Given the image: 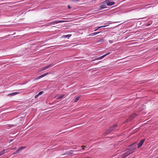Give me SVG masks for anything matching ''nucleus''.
Returning a JSON list of instances; mask_svg holds the SVG:
<instances>
[{"instance_id": "nucleus-1", "label": "nucleus", "mask_w": 158, "mask_h": 158, "mask_svg": "<svg viewBox=\"0 0 158 158\" xmlns=\"http://www.w3.org/2000/svg\"><path fill=\"white\" fill-rule=\"evenodd\" d=\"M136 147V143H133L131 145H130L127 150L130 151V152L132 153H133Z\"/></svg>"}, {"instance_id": "nucleus-2", "label": "nucleus", "mask_w": 158, "mask_h": 158, "mask_svg": "<svg viewBox=\"0 0 158 158\" xmlns=\"http://www.w3.org/2000/svg\"><path fill=\"white\" fill-rule=\"evenodd\" d=\"M125 151L126 152L125 153H123L121 155V158H125L127 157L128 156L131 154L130 151L127 149Z\"/></svg>"}, {"instance_id": "nucleus-27", "label": "nucleus", "mask_w": 158, "mask_h": 158, "mask_svg": "<svg viewBox=\"0 0 158 158\" xmlns=\"http://www.w3.org/2000/svg\"><path fill=\"white\" fill-rule=\"evenodd\" d=\"M68 8H69V9H70V6H68Z\"/></svg>"}, {"instance_id": "nucleus-8", "label": "nucleus", "mask_w": 158, "mask_h": 158, "mask_svg": "<svg viewBox=\"0 0 158 158\" xmlns=\"http://www.w3.org/2000/svg\"><path fill=\"white\" fill-rule=\"evenodd\" d=\"M106 4H104V2L102 3L101 5H100V9H103L106 8L107 7L106 6Z\"/></svg>"}, {"instance_id": "nucleus-14", "label": "nucleus", "mask_w": 158, "mask_h": 158, "mask_svg": "<svg viewBox=\"0 0 158 158\" xmlns=\"http://www.w3.org/2000/svg\"><path fill=\"white\" fill-rule=\"evenodd\" d=\"M135 114H133V115H131L129 118H128V119H127V120H131V119L133 118H134V117H135Z\"/></svg>"}, {"instance_id": "nucleus-15", "label": "nucleus", "mask_w": 158, "mask_h": 158, "mask_svg": "<svg viewBox=\"0 0 158 158\" xmlns=\"http://www.w3.org/2000/svg\"><path fill=\"white\" fill-rule=\"evenodd\" d=\"M112 131L110 130V128L109 129L107 130L106 131V134H108L110 133Z\"/></svg>"}, {"instance_id": "nucleus-10", "label": "nucleus", "mask_w": 158, "mask_h": 158, "mask_svg": "<svg viewBox=\"0 0 158 158\" xmlns=\"http://www.w3.org/2000/svg\"><path fill=\"white\" fill-rule=\"evenodd\" d=\"M117 125L116 124L114 125L113 127H111L110 128V130H111L112 131H114L115 129L117 127Z\"/></svg>"}, {"instance_id": "nucleus-26", "label": "nucleus", "mask_w": 158, "mask_h": 158, "mask_svg": "<svg viewBox=\"0 0 158 158\" xmlns=\"http://www.w3.org/2000/svg\"><path fill=\"white\" fill-rule=\"evenodd\" d=\"M86 147V146H81V147L82 148V150L84 149V147Z\"/></svg>"}, {"instance_id": "nucleus-16", "label": "nucleus", "mask_w": 158, "mask_h": 158, "mask_svg": "<svg viewBox=\"0 0 158 158\" xmlns=\"http://www.w3.org/2000/svg\"><path fill=\"white\" fill-rule=\"evenodd\" d=\"M112 131L110 130V128L109 129L107 130L106 131V134H108L110 133Z\"/></svg>"}, {"instance_id": "nucleus-22", "label": "nucleus", "mask_w": 158, "mask_h": 158, "mask_svg": "<svg viewBox=\"0 0 158 158\" xmlns=\"http://www.w3.org/2000/svg\"><path fill=\"white\" fill-rule=\"evenodd\" d=\"M64 96V95H63L58 97L57 98L58 99H61V98H62Z\"/></svg>"}, {"instance_id": "nucleus-4", "label": "nucleus", "mask_w": 158, "mask_h": 158, "mask_svg": "<svg viewBox=\"0 0 158 158\" xmlns=\"http://www.w3.org/2000/svg\"><path fill=\"white\" fill-rule=\"evenodd\" d=\"M145 141V139H142L139 143L138 144V146L137 148H140L143 144V143Z\"/></svg>"}, {"instance_id": "nucleus-13", "label": "nucleus", "mask_w": 158, "mask_h": 158, "mask_svg": "<svg viewBox=\"0 0 158 158\" xmlns=\"http://www.w3.org/2000/svg\"><path fill=\"white\" fill-rule=\"evenodd\" d=\"M100 32H96L92 33L90 34V35H89L90 36H94V35H96L98 34Z\"/></svg>"}, {"instance_id": "nucleus-3", "label": "nucleus", "mask_w": 158, "mask_h": 158, "mask_svg": "<svg viewBox=\"0 0 158 158\" xmlns=\"http://www.w3.org/2000/svg\"><path fill=\"white\" fill-rule=\"evenodd\" d=\"M104 4H106L107 6H110L114 5L115 4L114 2H109V0H106L104 2Z\"/></svg>"}, {"instance_id": "nucleus-12", "label": "nucleus", "mask_w": 158, "mask_h": 158, "mask_svg": "<svg viewBox=\"0 0 158 158\" xmlns=\"http://www.w3.org/2000/svg\"><path fill=\"white\" fill-rule=\"evenodd\" d=\"M18 93H17V92H14V93H11L9 94H8V96H14V95H16V94H18Z\"/></svg>"}, {"instance_id": "nucleus-9", "label": "nucleus", "mask_w": 158, "mask_h": 158, "mask_svg": "<svg viewBox=\"0 0 158 158\" xmlns=\"http://www.w3.org/2000/svg\"><path fill=\"white\" fill-rule=\"evenodd\" d=\"M48 73H46L45 74H43L42 75H41V76H39V77H37L35 79V80H38V79H39L42 77H43L47 75H48Z\"/></svg>"}, {"instance_id": "nucleus-17", "label": "nucleus", "mask_w": 158, "mask_h": 158, "mask_svg": "<svg viewBox=\"0 0 158 158\" xmlns=\"http://www.w3.org/2000/svg\"><path fill=\"white\" fill-rule=\"evenodd\" d=\"M71 35H72L69 34V35H64V38H69V37H70L71 36Z\"/></svg>"}, {"instance_id": "nucleus-24", "label": "nucleus", "mask_w": 158, "mask_h": 158, "mask_svg": "<svg viewBox=\"0 0 158 158\" xmlns=\"http://www.w3.org/2000/svg\"><path fill=\"white\" fill-rule=\"evenodd\" d=\"M25 148H26V147L23 146V147H21L20 148V149H21V150H22L23 149H24Z\"/></svg>"}, {"instance_id": "nucleus-20", "label": "nucleus", "mask_w": 158, "mask_h": 158, "mask_svg": "<svg viewBox=\"0 0 158 158\" xmlns=\"http://www.w3.org/2000/svg\"><path fill=\"white\" fill-rule=\"evenodd\" d=\"M104 41V40L103 39L100 40H99L97 42L98 43H101L102 42Z\"/></svg>"}, {"instance_id": "nucleus-25", "label": "nucleus", "mask_w": 158, "mask_h": 158, "mask_svg": "<svg viewBox=\"0 0 158 158\" xmlns=\"http://www.w3.org/2000/svg\"><path fill=\"white\" fill-rule=\"evenodd\" d=\"M39 96V95H38V94H37V95H36L35 96V98H37L38 97V96Z\"/></svg>"}, {"instance_id": "nucleus-18", "label": "nucleus", "mask_w": 158, "mask_h": 158, "mask_svg": "<svg viewBox=\"0 0 158 158\" xmlns=\"http://www.w3.org/2000/svg\"><path fill=\"white\" fill-rule=\"evenodd\" d=\"M5 149L3 150L2 151L0 152V156L3 154L5 153Z\"/></svg>"}, {"instance_id": "nucleus-6", "label": "nucleus", "mask_w": 158, "mask_h": 158, "mask_svg": "<svg viewBox=\"0 0 158 158\" xmlns=\"http://www.w3.org/2000/svg\"><path fill=\"white\" fill-rule=\"evenodd\" d=\"M52 66V65L51 64H49V65H48V66H45L43 68H41V69H40V70H39V72H41V71H42L43 70H44L48 68H50V67H51Z\"/></svg>"}, {"instance_id": "nucleus-19", "label": "nucleus", "mask_w": 158, "mask_h": 158, "mask_svg": "<svg viewBox=\"0 0 158 158\" xmlns=\"http://www.w3.org/2000/svg\"><path fill=\"white\" fill-rule=\"evenodd\" d=\"M21 150V149H20V148H19L17 151L14 154H15L16 153H18Z\"/></svg>"}, {"instance_id": "nucleus-28", "label": "nucleus", "mask_w": 158, "mask_h": 158, "mask_svg": "<svg viewBox=\"0 0 158 158\" xmlns=\"http://www.w3.org/2000/svg\"><path fill=\"white\" fill-rule=\"evenodd\" d=\"M111 42V40H110V41H109V42L110 43V42Z\"/></svg>"}, {"instance_id": "nucleus-21", "label": "nucleus", "mask_w": 158, "mask_h": 158, "mask_svg": "<svg viewBox=\"0 0 158 158\" xmlns=\"http://www.w3.org/2000/svg\"><path fill=\"white\" fill-rule=\"evenodd\" d=\"M106 26H100V27H98V28H97V29H96L95 30H94V31H96L98 29V28H100L101 27H105Z\"/></svg>"}, {"instance_id": "nucleus-5", "label": "nucleus", "mask_w": 158, "mask_h": 158, "mask_svg": "<svg viewBox=\"0 0 158 158\" xmlns=\"http://www.w3.org/2000/svg\"><path fill=\"white\" fill-rule=\"evenodd\" d=\"M66 21L64 20H59V21H55L51 22L50 23L51 24H57L60 23H62L66 22Z\"/></svg>"}, {"instance_id": "nucleus-23", "label": "nucleus", "mask_w": 158, "mask_h": 158, "mask_svg": "<svg viewBox=\"0 0 158 158\" xmlns=\"http://www.w3.org/2000/svg\"><path fill=\"white\" fill-rule=\"evenodd\" d=\"M43 92H44L43 91H40L38 94L39 95H40L42 94Z\"/></svg>"}, {"instance_id": "nucleus-11", "label": "nucleus", "mask_w": 158, "mask_h": 158, "mask_svg": "<svg viewBox=\"0 0 158 158\" xmlns=\"http://www.w3.org/2000/svg\"><path fill=\"white\" fill-rule=\"evenodd\" d=\"M81 97V95L78 96L76 97L74 99V102H77L79 99V98H80Z\"/></svg>"}, {"instance_id": "nucleus-7", "label": "nucleus", "mask_w": 158, "mask_h": 158, "mask_svg": "<svg viewBox=\"0 0 158 158\" xmlns=\"http://www.w3.org/2000/svg\"><path fill=\"white\" fill-rule=\"evenodd\" d=\"M110 54V53H107L106 54H105V55H103V56H100V57H99L96 58V60H99L102 59V58H103L104 57L106 56L109 55Z\"/></svg>"}, {"instance_id": "nucleus-29", "label": "nucleus", "mask_w": 158, "mask_h": 158, "mask_svg": "<svg viewBox=\"0 0 158 158\" xmlns=\"http://www.w3.org/2000/svg\"><path fill=\"white\" fill-rule=\"evenodd\" d=\"M16 148H14L13 149H15Z\"/></svg>"}]
</instances>
